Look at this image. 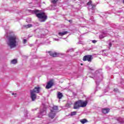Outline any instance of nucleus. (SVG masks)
Masks as SVG:
<instances>
[{
  "mask_svg": "<svg viewBox=\"0 0 124 124\" xmlns=\"http://www.w3.org/2000/svg\"><path fill=\"white\" fill-rule=\"evenodd\" d=\"M32 13L36 15V17H37L41 23L46 22V20L48 19V16L47 15H46V13L41 10H33L32 11Z\"/></svg>",
  "mask_w": 124,
  "mask_h": 124,
  "instance_id": "1",
  "label": "nucleus"
},
{
  "mask_svg": "<svg viewBox=\"0 0 124 124\" xmlns=\"http://www.w3.org/2000/svg\"><path fill=\"white\" fill-rule=\"evenodd\" d=\"M8 37L7 44L10 48H15L17 46V36L15 35H10Z\"/></svg>",
  "mask_w": 124,
  "mask_h": 124,
  "instance_id": "2",
  "label": "nucleus"
},
{
  "mask_svg": "<svg viewBox=\"0 0 124 124\" xmlns=\"http://www.w3.org/2000/svg\"><path fill=\"white\" fill-rule=\"evenodd\" d=\"M53 86H54V80L51 79L47 82V84L46 86V89L49 90V89H51Z\"/></svg>",
  "mask_w": 124,
  "mask_h": 124,
  "instance_id": "3",
  "label": "nucleus"
},
{
  "mask_svg": "<svg viewBox=\"0 0 124 124\" xmlns=\"http://www.w3.org/2000/svg\"><path fill=\"white\" fill-rule=\"evenodd\" d=\"M92 59H93V56L92 55H87L83 57L82 60L83 62H86L87 61V62H92Z\"/></svg>",
  "mask_w": 124,
  "mask_h": 124,
  "instance_id": "4",
  "label": "nucleus"
},
{
  "mask_svg": "<svg viewBox=\"0 0 124 124\" xmlns=\"http://www.w3.org/2000/svg\"><path fill=\"white\" fill-rule=\"evenodd\" d=\"M81 107V103L80 100L75 102L74 104V109H79Z\"/></svg>",
  "mask_w": 124,
  "mask_h": 124,
  "instance_id": "5",
  "label": "nucleus"
},
{
  "mask_svg": "<svg viewBox=\"0 0 124 124\" xmlns=\"http://www.w3.org/2000/svg\"><path fill=\"white\" fill-rule=\"evenodd\" d=\"M40 90H41V87L37 86L34 87L32 90L31 93H40Z\"/></svg>",
  "mask_w": 124,
  "mask_h": 124,
  "instance_id": "6",
  "label": "nucleus"
},
{
  "mask_svg": "<svg viewBox=\"0 0 124 124\" xmlns=\"http://www.w3.org/2000/svg\"><path fill=\"white\" fill-rule=\"evenodd\" d=\"M48 53L49 54V56H50V57H52V58H56L59 56V53L56 52L48 51Z\"/></svg>",
  "mask_w": 124,
  "mask_h": 124,
  "instance_id": "7",
  "label": "nucleus"
},
{
  "mask_svg": "<svg viewBox=\"0 0 124 124\" xmlns=\"http://www.w3.org/2000/svg\"><path fill=\"white\" fill-rule=\"evenodd\" d=\"M80 107H86L88 104V101H83L82 100H80Z\"/></svg>",
  "mask_w": 124,
  "mask_h": 124,
  "instance_id": "8",
  "label": "nucleus"
},
{
  "mask_svg": "<svg viewBox=\"0 0 124 124\" xmlns=\"http://www.w3.org/2000/svg\"><path fill=\"white\" fill-rule=\"evenodd\" d=\"M56 116V113L53 112L50 110V112L48 114V117L51 118V119H54Z\"/></svg>",
  "mask_w": 124,
  "mask_h": 124,
  "instance_id": "9",
  "label": "nucleus"
},
{
  "mask_svg": "<svg viewBox=\"0 0 124 124\" xmlns=\"http://www.w3.org/2000/svg\"><path fill=\"white\" fill-rule=\"evenodd\" d=\"M59 110V108H58V106H54L52 109L50 110L51 112H53V113H55Z\"/></svg>",
  "mask_w": 124,
  "mask_h": 124,
  "instance_id": "10",
  "label": "nucleus"
},
{
  "mask_svg": "<svg viewBox=\"0 0 124 124\" xmlns=\"http://www.w3.org/2000/svg\"><path fill=\"white\" fill-rule=\"evenodd\" d=\"M37 96L36 95V93H33L31 92V100L32 101H34L35 99H36V97Z\"/></svg>",
  "mask_w": 124,
  "mask_h": 124,
  "instance_id": "11",
  "label": "nucleus"
},
{
  "mask_svg": "<svg viewBox=\"0 0 124 124\" xmlns=\"http://www.w3.org/2000/svg\"><path fill=\"white\" fill-rule=\"evenodd\" d=\"M110 108H103L102 109V113L103 114H108V112H109Z\"/></svg>",
  "mask_w": 124,
  "mask_h": 124,
  "instance_id": "12",
  "label": "nucleus"
},
{
  "mask_svg": "<svg viewBox=\"0 0 124 124\" xmlns=\"http://www.w3.org/2000/svg\"><path fill=\"white\" fill-rule=\"evenodd\" d=\"M67 33H68V31H64L63 32H59L58 34L59 35H60V36H63V35H65V34H67Z\"/></svg>",
  "mask_w": 124,
  "mask_h": 124,
  "instance_id": "13",
  "label": "nucleus"
},
{
  "mask_svg": "<svg viewBox=\"0 0 124 124\" xmlns=\"http://www.w3.org/2000/svg\"><path fill=\"white\" fill-rule=\"evenodd\" d=\"M62 96H63V95H62V93L58 92L57 94L58 98H59V99H62Z\"/></svg>",
  "mask_w": 124,
  "mask_h": 124,
  "instance_id": "14",
  "label": "nucleus"
},
{
  "mask_svg": "<svg viewBox=\"0 0 124 124\" xmlns=\"http://www.w3.org/2000/svg\"><path fill=\"white\" fill-rule=\"evenodd\" d=\"M12 64H16L17 63V59H13L11 61Z\"/></svg>",
  "mask_w": 124,
  "mask_h": 124,
  "instance_id": "15",
  "label": "nucleus"
},
{
  "mask_svg": "<svg viewBox=\"0 0 124 124\" xmlns=\"http://www.w3.org/2000/svg\"><path fill=\"white\" fill-rule=\"evenodd\" d=\"M80 123L82 124H86V123H88V120L86 119H82L80 120Z\"/></svg>",
  "mask_w": 124,
  "mask_h": 124,
  "instance_id": "16",
  "label": "nucleus"
},
{
  "mask_svg": "<svg viewBox=\"0 0 124 124\" xmlns=\"http://www.w3.org/2000/svg\"><path fill=\"white\" fill-rule=\"evenodd\" d=\"M24 27L26 29H29V28H31V25L28 24V25H24Z\"/></svg>",
  "mask_w": 124,
  "mask_h": 124,
  "instance_id": "17",
  "label": "nucleus"
},
{
  "mask_svg": "<svg viewBox=\"0 0 124 124\" xmlns=\"http://www.w3.org/2000/svg\"><path fill=\"white\" fill-rule=\"evenodd\" d=\"M51 2L53 3V4H56V3L58 2V0H51Z\"/></svg>",
  "mask_w": 124,
  "mask_h": 124,
  "instance_id": "18",
  "label": "nucleus"
},
{
  "mask_svg": "<svg viewBox=\"0 0 124 124\" xmlns=\"http://www.w3.org/2000/svg\"><path fill=\"white\" fill-rule=\"evenodd\" d=\"M77 114V112L74 111L71 113V116H75Z\"/></svg>",
  "mask_w": 124,
  "mask_h": 124,
  "instance_id": "19",
  "label": "nucleus"
},
{
  "mask_svg": "<svg viewBox=\"0 0 124 124\" xmlns=\"http://www.w3.org/2000/svg\"><path fill=\"white\" fill-rule=\"evenodd\" d=\"M87 5H92V1H89L88 3H87Z\"/></svg>",
  "mask_w": 124,
  "mask_h": 124,
  "instance_id": "20",
  "label": "nucleus"
},
{
  "mask_svg": "<svg viewBox=\"0 0 124 124\" xmlns=\"http://www.w3.org/2000/svg\"><path fill=\"white\" fill-rule=\"evenodd\" d=\"M104 37H105V36H104L102 35H101L99 36V38H100V39H102L104 38Z\"/></svg>",
  "mask_w": 124,
  "mask_h": 124,
  "instance_id": "21",
  "label": "nucleus"
},
{
  "mask_svg": "<svg viewBox=\"0 0 124 124\" xmlns=\"http://www.w3.org/2000/svg\"><path fill=\"white\" fill-rule=\"evenodd\" d=\"M96 42H97V41L95 40H94L92 41V43L95 44Z\"/></svg>",
  "mask_w": 124,
  "mask_h": 124,
  "instance_id": "22",
  "label": "nucleus"
},
{
  "mask_svg": "<svg viewBox=\"0 0 124 124\" xmlns=\"http://www.w3.org/2000/svg\"><path fill=\"white\" fill-rule=\"evenodd\" d=\"M23 43L24 44H26V43H27V40L26 39L23 40Z\"/></svg>",
  "mask_w": 124,
  "mask_h": 124,
  "instance_id": "23",
  "label": "nucleus"
},
{
  "mask_svg": "<svg viewBox=\"0 0 124 124\" xmlns=\"http://www.w3.org/2000/svg\"><path fill=\"white\" fill-rule=\"evenodd\" d=\"M92 5V9H93L95 7V5Z\"/></svg>",
  "mask_w": 124,
  "mask_h": 124,
  "instance_id": "24",
  "label": "nucleus"
},
{
  "mask_svg": "<svg viewBox=\"0 0 124 124\" xmlns=\"http://www.w3.org/2000/svg\"><path fill=\"white\" fill-rule=\"evenodd\" d=\"M109 47H112V43H109Z\"/></svg>",
  "mask_w": 124,
  "mask_h": 124,
  "instance_id": "25",
  "label": "nucleus"
},
{
  "mask_svg": "<svg viewBox=\"0 0 124 124\" xmlns=\"http://www.w3.org/2000/svg\"><path fill=\"white\" fill-rule=\"evenodd\" d=\"M68 22H69V23H72V20H69Z\"/></svg>",
  "mask_w": 124,
  "mask_h": 124,
  "instance_id": "26",
  "label": "nucleus"
},
{
  "mask_svg": "<svg viewBox=\"0 0 124 124\" xmlns=\"http://www.w3.org/2000/svg\"><path fill=\"white\" fill-rule=\"evenodd\" d=\"M31 97V90L30 91Z\"/></svg>",
  "mask_w": 124,
  "mask_h": 124,
  "instance_id": "27",
  "label": "nucleus"
},
{
  "mask_svg": "<svg viewBox=\"0 0 124 124\" xmlns=\"http://www.w3.org/2000/svg\"><path fill=\"white\" fill-rule=\"evenodd\" d=\"M121 124H123V123H124V121H121L120 122Z\"/></svg>",
  "mask_w": 124,
  "mask_h": 124,
  "instance_id": "28",
  "label": "nucleus"
},
{
  "mask_svg": "<svg viewBox=\"0 0 124 124\" xmlns=\"http://www.w3.org/2000/svg\"><path fill=\"white\" fill-rule=\"evenodd\" d=\"M114 92H116V91H118V89H116V90L114 89Z\"/></svg>",
  "mask_w": 124,
  "mask_h": 124,
  "instance_id": "29",
  "label": "nucleus"
},
{
  "mask_svg": "<svg viewBox=\"0 0 124 124\" xmlns=\"http://www.w3.org/2000/svg\"><path fill=\"white\" fill-rule=\"evenodd\" d=\"M81 65H83V64H82V63H81Z\"/></svg>",
  "mask_w": 124,
  "mask_h": 124,
  "instance_id": "30",
  "label": "nucleus"
},
{
  "mask_svg": "<svg viewBox=\"0 0 124 124\" xmlns=\"http://www.w3.org/2000/svg\"><path fill=\"white\" fill-rule=\"evenodd\" d=\"M12 94H14V93H12Z\"/></svg>",
  "mask_w": 124,
  "mask_h": 124,
  "instance_id": "31",
  "label": "nucleus"
},
{
  "mask_svg": "<svg viewBox=\"0 0 124 124\" xmlns=\"http://www.w3.org/2000/svg\"><path fill=\"white\" fill-rule=\"evenodd\" d=\"M109 49H110V47H109Z\"/></svg>",
  "mask_w": 124,
  "mask_h": 124,
  "instance_id": "32",
  "label": "nucleus"
}]
</instances>
